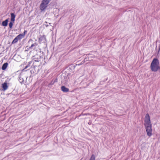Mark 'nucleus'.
I'll use <instances>...</instances> for the list:
<instances>
[{
  "label": "nucleus",
  "mask_w": 160,
  "mask_h": 160,
  "mask_svg": "<svg viewBox=\"0 0 160 160\" xmlns=\"http://www.w3.org/2000/svg\"><path fill=\"white\" fill-rule=\"evenodd\" d=\"M144 125L147 135L150 137L152 135V124L148 114L146 115L144 120Z\"/></svg>",
  "instance_id": "1"
},
{
  "label": "nucleus",
  "mask_w": 160,
  "mask_h": 160,
  "mask_svg": "<svg viewBox=\"0 0 160 160\" xmlns=\"http://www.w3.org/2000/svg\"><path fill=\"white\" fill-rule=\"evenodd\" d=\"M159 62L158 60L156 58H154L150 65L151 70L154 72L157 71L159 69Z\"/></svg>",
  "instance_id": "2"
},
{
  "label": "nucleus",
  "mask_w": 160,
  "mask_h": 160,
  "mask_svg": "<svg viewBox=\"0 0 160 160\" xmlns=\"http://www.w3.org/2000/svg\"><path fill=\"white\" fill-rule=\"evenodd\" d=\"M24 37V34H20L17 36L12 42V44L15 43L17 42L18 40H20Z\"/></svg>",
  "instance_id": "3"
},
{
  "label": "nucleus",
  "mask_w": 160,
  "mask_h": 160,
  "mask_svg": "<svg viewBox=\"0 0 160 160\" xmlns=\"http://www.w3.org/2000/svg\"><path fill=\"white\" fill-rule=\"evenodd\" d=\"M48 4H46V3L42 1V2L40 6V8L41 12L43 11L46 9L48 6Z\"/></svg>",
  "instance_id": "4"
},
{
  "label": "nucleus",
  "mask_w": 160,
  "mask_h": 160,
  "mask_svg": "<svg viewBox=\"0 0 160 160\" xmlns=\"http://www.w3.org/2000/svg\"><path fill=\"white\" fill-rule=\"evenodd\" d=\"M39 41L40 43L45 42H46V39L45 35L41 36L39 38Z\"/></svg>",
  "instance_id": "5"
},
{
  "label": "nucleus",
  "mask_w": 160,
  "mask_h": 160,
  "mask_svg": "<svg viewBox=\"0 0 160 160\" xmlns=\"http://www.w3.org/2000/svg\"><path fill=\"white\" fill-rule=\"evenodd\" d=\"M61 90L64 92H68L69 91L68 88H66L64 86H62L61 88Z\"/></svg>",
  "instance_id": "6"
},
{
  "label": "nucleus",
  "mask_w": 160,
  "mask_h": 160,
  "mask_svg": "<svg viewBox=\"0 0 160 160\" xmlns=\"http://www.w3.org/2000/svg\"><path fill=\"white\" fill-rule=\"evenodd\" d=\"M11 21L13 22L15 21V14L12 13H11Z\"/></svg>",
  "instance_id": "7"
},
{
  "label": "nucleus",
  "mask_w": 160,
  "mask_h": 160,
  "mask_svg": "<svg viewBox=\"0 0 160 160\" xmlns=\"http://www.w3.org/2000/svg\"><path fill=\"white\" fill-rule=\"evenodd\" d=\"M2 87L4 91H5L8 89V86L6 82H4L2 84Z\"/></svg>",
  "instance_id": "8"
},
{
  "label": "nucleus",
  "mask_w": 160,
  "mask_h": 160,
  "mask_svg": "<svg viewBox=\"0 0 160 160\" xmlns=\"http://www.w3.org/2000/svg\"><path fill=\"white\" fill-rule=\"evenodd\" d=\"M8 19H7L5 21H3L2 22V25L4 26H6L8 25Z\"/></svg>",
  "instance_id": "9"
},
{
  "label": "nucleus",
  "mask_w": 160,
  "mask_h": 160,
  "mask_svg": "<svg viewBox=\"0 0 160 160\" xmlns=\"http://www.w3.org/2000/svg\"><path fill=\"white\" fill-rule=\"evenodd\" d=\"M8 65V63L7 62L4 63L2 67V69L3 70H5L7 67Z\"/></svg>",
  "instance_id": "10"
},
{
  "label": "nucleus",
  "mask_w": 160,
  "mask_h": 160,
  "mask_svg": "<svg viewBox=\"0 0 160 160\" xmlns=\"http://www.w3.org/2000/svg\"><path fill=\"white\" fill-rule=\"evenodd\" d=\"M38 45V44L36 43H35L33 44H32L31 46L29 47V48L30 49H32V48L33 47L36 46Z\"/></svg>",
  "instance_id": "11"
},
{
  "label": "nucleus",
  "mask_w": 160,
  "mask_h": 160,
  "mask_svg": "<svg viewBox=\"0 0 160 160\" xmlns=\"http://www.w3.org/2000/svg\"><path fill=\"white\" fill-rule=\"evenodd\" d=\"M51 0H42V1L48 4Z\"/></svg>",
  "instance_id": "12"
},
{
  "label": "nucleus",
  "mask_w": 160,
  "mask_h": 160,
  "mask_svg": "<svg viewBox=\"0 0 160 160\" xmlns=\"http://www.w3.org/2000/svg\"><path fill=\"white\" fill-rule=\"evenodd\" d=\"M95 156L93 155H92L91 157V160H95Z\"/></svg>",
  "instance_id": "13"
},
{
  "label": "nucleus",
  "mask_w": 160,
  "mask_h": 160,
  "mask_svg": "<svg viewBox=\"0 0 160 160\" xmlns=\"http://www.w3.org/2000/svg\"><path fill=\"white\" fill-rule=\"evenodd\" d=\"M13 25V22H10L9 24V26L10 28H12Z\"/></svg>",
  "instance_id": "14"
},
{
  "label": "nucleus",
  "mask_w": 160,
  "mask_h": 160,
  "mask_svg": "<svg viewBox=\"0 0 160 160\" xmlns=\"http://www.w3.org/2000/svg\"><path fill=\"white\" fill-rule=\"evenodd\" d=\"M88 60H89V57H88V56H87V57L86 58L84 59V61H88Z\"/></svg>",
  "instance_id": "15"
},
{
  "label": "nucleus",
  "mask_w": 160,
  "mask_h": 160,
  "mask_svg": "<svg viewBox=\"0 0 160 160\" xmlns=\"http://www.w3.org/2000/svg\"><path fill=\"white\" fill-rule=\"evenodd\" d=\"M56 82V81L55 80L53 82L52 81L51 83H50V84H54V83L55 82Z\"/></svg>",
  "instance_id": "16"
},
{
  "label": "nucleus",
  "mask_w": 160,
  "mask_h": 160,
  "mask_svg": "<svg viewBox=\"0 0 160 160\" xmlns=\"http://www.w3.org/2000/svg\"><path fill=\"white\" fill-rule=\"evenodd\" d=\"M28 67V66H26V67H25V68L24 69H26Z\"/></svg>",
  "instance_id": "17"
},
{
  "label": "nucleus",
  "mask_w": 160,
  "mask_h": 160,
  "mask_svg": "<svg viewBox=\"0 0 160 160\" xmlns=\"http://www.w3.org/2000/svg\"><path fill=\"white\" fill-rule=\"evenodd\" d=\"M31 41H32V40H31V39H30V40L28 42H30Z\"/></svg>",
  "instance_id": "18"
},
{
  "label": "nucleus",
  "mask_w": 160,
  "mask_h": 160,
  "mask_svg": "<svg viewBox=\"0 0 160 160\" xmlns=\"http://www.w3.org/2000/svg\"><path fill=\"white\" fill-rule=\"evenodd\" d=\"M26 31H24V35H25V33H26Z\"/></svg>",
  "instance_id": "19"
},
{
  "label": "nucleus",
  "mask_w": 160,
  "mask_h": 160,
  "mask_svg": "<svg viewBox=\"0 0 160 160\" xmlns=\"http://www.w3.org/2000/svg\"><path fill=\"white\" fill-rule=\"evenodd\" d=\"M89 160H90V159Z\"/></svg>",
  "instance_id": "20"
}]
</instances>
